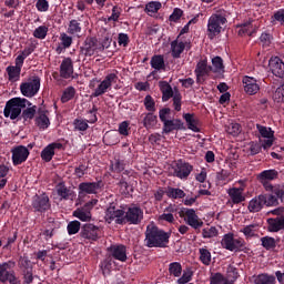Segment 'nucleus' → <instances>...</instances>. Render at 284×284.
Masks as SVG:
<instances>
[{
  "label": "nucleus",
  "mask_w": 284,
  "mask_h": 284,
  "mask_svg": "<svg viewBox=\"0 0 284 284\" xmlns=\"http://www.w3.org/2000/svg\"><path fill=\"white\" fill-rule=\"evenodd\" d=\"M145 243L146 247H168L170 233L151 223L146 226Z\"/></svg>",
  "instance_id": "nucleus-1"
},
{
  "label": "nucleus",
  "mask_w": 284,
  "mask_h": 284,
  "mask_svg": "<svg viewBox=\"0 0 284 284\" xmlns=\"http://www.w3.org/2000/svg\"><path fill=\"white\" fill-rule=\"evenodd\" d=\"M278 178V171L276 170H265L261 172L257 176L260 183H262L264 190L277 196L281 201H284V187L275 184L273 185L270 181H274V179Z\"/></svg>",
  "instance_id": "nucleus-2"
},
{
  "label": "nucleus",
  "mask_w": 284,
  "mask_h": 284,
  "mask_svg": "<svg viewBox=\"0 0 284 284\" xmlns=\"http://www.w3.org/2000/svg\"><path fill=\"white\" fill-rule=\"evenodd\" d=\"M230 13L225 10H219L213 13L207 22V37L209 39H214L219 37V33L222 32L223 27L227 23V17Z\"/></svg>",
  "instance_id": "nucleus-3"
},
{
  "label": "nucleus",
  "mask_w": 284,
  "mask_h": 284,
  "mask_svg": "<svg viewBox=\"0 0 284 284\" xmlns=\"http://www.w3.org/2000/svg\"><path fill=\"white\" fill-rule=\"evenodd\" d=\"M30 106V101L26 98H12L6 103L3 114L6 119H19L21 116V112L24 108Z\"/></svg>",
  "instance_id": "nucleus-4"
},
{
  "label": "nucleus",
  "mask_w": 284,
  "mask_h": 284,
  "mask_svg": "<svg viewBox=\"0 0 284 284\" xmlns=\"http://www.w3.org/2000/svg\"><path fill=\"white\" fill-rule=\"evenodd\" d=\"M278 199L281 197L272 193L255 196L248 202V212H261L264 205H266V207H275V205H278Z\"/></svg>",
  "instance_id": "nucleus-5"
},
{
  "label": "nucleus",
  "mask_w": 284,
  "mask_h": 284,
  "mask_svg": "<svg viewBox=\"0 0 284 284\" xmlns=\"http://www.w3.org/2000/svg\"><path fill=\"white\" fill-rule=\"evenodd\" d=\"M39 90H41V78L39 75H32L20 84L21 94L27 99L37 97Z\"/></svg>",
  "instance_id": "nucleus-6"
},
{
  "label": "nucleus",
  "mask_w": 284,
  "mask_h": 284,
  "mask_svg": "<svg viewBox=\"0 0 284 284\" xmlns=\"http://www.w3.org/2000/svg\"><path fill=\"white\" fill-rule=\"evenodd\" d=\"M97 203H99V200L97 199L87 202L82 207H79L75 211H73V216L84 223L92 221V210L94 209Z\"/></svg>",
  "instance_id": "nucleus-7"
},
{
  "label": "nucleus",
  "mask_w": 284,
  "mask_h": 284,
  "mask_svg": "<svg viewBox=\"0 0 284 284\" xmlns=\"http://www.w3.org/2000/svg\"><path fill=\"white\" fill-rule=\"evenodd\" d=\"M221 245L224 250H229V252H239L245 246V241L241 237H234V234L229 233L223 236Z\"/></svg>",
  "instance_id": "nucleus-8"
},
{
  "label": "nucleus",
  "mask_w": 284,
  "mask_h": 284,
  "mask_svg": "<svg viewBox=\"0 0 284 284\" xmlns=\"http://www.w3.org/2000/svg\"><path fill=\"white\" fill-rule=\"evenodd\" d=\"M116 73H109L103 81L100 82L98 88L93 92V97H103L108 90H111L112 84L116 83Z\"/></svg>",
  "instance_id": "nucleus-9"
},
{
  "label": "nucleus",
  "mask_w": 284,
  "mask_h": 284,
  "mask_svg": "<svg viewBox=\"0 0 284 284\" xmlns=\"http://www.w3.org/2000/svg\"><path fill=\"white\" fill-rule=\"evenodd\" d=\"M244 92L251 97L257 94L261 90V80H256L254 77L245 75L242 79Z\"/></svg>",
  "instance_id": "nucleus-10"
},
{
  "label": "nucleus",
  "mask_w": 284,
  "mask_h": 284,
  "mask_svg": "<svg viewBox=\"0 0 284 284\" xmlns=\"http://www.w3.org/2000/svg\"><path fill=\"white\" fill-rule=\"evenodd\" d=\"M124 219L133 225H139L143 221V210L136 205H131L124 213Z\"/></svg>",
  "instance_id": "nucleus-11"
},
{
  "label": "nucleus",
  "mask_w": 284,
  "mask_h": 284,
  "mask_svg": "<svg viewBox=\"0 0 284 284\" xmlns=\"http://www.w3.org/2000/svg\"><path fill=\"white\" fill-rule=\"evenodd\" d=\"M32 207L34 212H48L50 209V197H48L45 194L34 195L32 200Z\"/></svg>",
  "instance_id": "nucleus-12"
},
{
  "label": "nucleus",
  "mask_w": 284,
  "mask_h": 284,
  "mask_svg": "<svg viewBox=\"0 0 284 284\" xmlns=\"http://www.w3.org/2000/svg\"><path fill=\"white\" fill-rule=\"evenodd\" d=\"M14 274V262H3L0 264V283H8L9 280L13 278Z\"/></svg>",
  "instance_id": "nucleus-13"
},
{
  "label": "nucleus",
  "mask_w": 284,
  "mask_h": 284,
  "mask_svg": "<svg viewBox=\"0 0 284 284\" xmlns=\"http://www.w3.org/2000/svg\"><path fill=\"white\" fill-rule=\"evenodd\" d=\"M11 152L13 165H21V163H26V161H28V156H30V151L23 145L12 149Z\"/></svg>",
  "instance_id": "nucleus-14"
},
{
  "label": "nucleus",
  "mask_w": 284,
  "mask_h": 284,
  "mask_svg": "<svg viewBox=\"0 0 284 284\" xmlns=\"http://www.w3.org/2000/svg\"><path fill=\"white\" fill-rule=\"evenodd\" d=\"M257 130L261 136L264 139L262 142V146L264 148V150L272 148V145H274V131H272L271 128L260 124H257Z\"/></svg>",
  "instance_id": "nucleus-15"
},
{
  "label": "nucleus",
  "mask_w": 284,
  "mask_h": 284,
  "mask_svg": "<svg viewBox=\"0 0 284 284\" xmlns=\"http://www.w3.org/2000/svg\"><path fill=\"white\" fill-rule=\"evenodd\" d=\"M103 186V182H82L79 184V195L83 194H97Z\"/></svg>",
  "instance_id": "nucleus-16"
},
{
  "label": "nucleus",
  "mask_w": 284,
  "mask_h": 284,
  "mask_svg": "<svg viewBox=\"0 0 284 284\" xmlns=\"http://www.w3.org/2000/svg\"><path fill=\"white\" fill-rule=\"evenodd\" d=\"M101 229L94 224H85L81 231V237L87 241H98Z\"/></svg>",
  "instance_id": "nucleus-17"
},
{
  "label": "nucleus",
  "mask_w": 284,
  "mask_h": 284,
  "mask_svg": "<svg viewBox=\"0 0 284 284\" xmlns=\"http://www.w3.org/2000/svg\"><path fill=\"white\" fill-rule=\"evenodd\" d=\"M184 50H190V43L187 40L176 39L171 42V54L173 59H180Z\"/></svg>",
  "instance_id": "nucleus-18"
},
{
  "label": "nucleus",
  "mask_w": 284,
  "mask_h": 284,
  "mask_svg": "<svg viewBox=\"0 0 284 284\" xmlns=\"http://www.w3.org/2000/svg\"><path fill=\"white\" fill-rule=\"evenodd\" d=\"M105 219L106 221H115L118 224L125 223V211L110 206L106 210Z\"/></svg>",
  "instance_id": "nucleus-19"
},
{
  "label": "nucleus",
  "mask_w": 284,
  "mask_h": 284,
  "mask_svg": "<svg viewBox=\"0 0 284 284\" xmlns=\"http://www.w3.org/2000/svg\"><path fill=\"white\" fill-rule=\"evenodd\" d=\"M184 221L193 227V230H199V227H203V221L199 219V215H196V211L193 209H187L184 213Z\"/></svg>",
  "instance_id": "nucleus-20"
},
{
  "label": "nucleus",
  "mask_w": 284,
  "mask_h": 284,
  "mask_svg": "<svg viewBox=\"0 0 284 284\" xmlns=\"http://www.w3.org/2000/svg\"><path fill=\"white\" fill-rule=\"evenodd\" d=\"M57 150H63V144H61V142H53L47 145L41 152L42 161L50 163V160L54 156Z\"/></svg>",
  "instance_id": "nucleus-21"
},
{
  "label": "nucleus",
  "mask_w": 284,
  "mask_h": 284,
  "mask_svg": "<svg viewBox=\"0 0 284 284\" xmlns=\"http://www.w3.org/2000/svg\"><path fill=\"white\" fill-rule=\"evenodd\" d=\"M268 67L272 73L280 79H284V62L278 57L271 58Z\"/></svg>",
  "instance_id": "nucleus-22"
},
{
  "label": "nucleus",
  "mask_w": 284,
  "mask_h": 284,
  "mask_svg": "<svg viewBox=\"0 0 284 284\" xmlns=\"http://www.w3.org/2000/svg\"><path fill=\"white\" fill-rule=\"evenodd\" d=\"M192 170H194L192 164L180 161L175 165L174 174L178 179H187L192 174Z\"/></svg>",
  "instance_id": "nucleus-23"
},
{
  "label": "nucleus",
  "mask_w": 284,
  "mask_h": 284,
  "mask_svg": "<svg viewBox=\"0 0 284 284\" xmlns=\"http://www.w3.org/2000/svg\"><path fill=\"white\" fill-rule=\"evenodd\" d=\"M101 44L98 43L97 39L89 38L85 40L83 52L85 57H94L98 52H101Z\"/></svg>",
  "instance_id": "nucleus-24"
},
{
  "label": "nucleus",
  "mask_w": 284,
  "mask_h": 284,
  "mask_svg": "<svg viewBox=\"0 0 284 284\" xmlns=\"http://www.w3.org/2000/svg\"><path fill=\"white\" fill-rule=\"evenodd\" d=\"M72 74H74L72 59L65 58L60 64V77H62V79H70Z\"/></svg>",
  "instance_id": "nucleus-25"
},
{
  "label": "nucleus",
  "mask_w": 284,
  "mask_h": 284,
  "mask_svg": "<svg viewBox=\"0 0 284 284\" xmlns=\"http://www.w3.org/2000/svg\"><path fill=\"white\" fill-rule=\"evenodd\" d=\"M55 192L58 196H60V201H72L77 194L71 189H68L64 184H58L55 187Z\"/></svg>",
  "instance_id": "nucleus-26"
},
{
  "label": "nucleus",
  "mask_w": 284,
  "mask_h": 284,
  "mask_svg": "<svg viewBox=\"0 0 284 284\" xmlns=\"http://www.w3.org/2000/svg\"><path fill=\"white\" fill-rule=\"evenodd\" d=\"M210 72H212V67H207V60H201L197 62L195 68L197 83H201V79L206 77V74H210Z\"/></svg>",
  "instance_id": "nucleus-27"
},
{
  "label": "nucleus",
  "mask_w": 284,
  "mask_h": 284,
  "mask_svg": "<svg viewBox=\"0 0 284 284\" xmlns=\"http://www.w3.org/2000/svg\"><path fill=\"white\" fill-rule=\"evenodd\" d=\"M174 130H183V121L173 119L163 123L164 134H170V132H174Z\"/></svg>",
  "instance_id": "nucleus-28"
},
{
  "label": "nucleus",
  "mask_w": 284,
  "mask_h": 284,
  "mask_svg": "<svg viewBox=\"0 0 284 284\" xmlns=\"http://www.w3.org/2000/svg\"><path fill=\"white\" fill-rule=\"evenodd\" d=\"M183 119L186 122L189 130H192V132H201V129L199 128V118H196V115L192 113H185Z\"/></svg>",
  "instance_id": "nucleus-29"
},
{
  "label": "nucleus",
  "mask_w": 284,
  "mask_h": 284,
  "mask_svg": "<svg viewBox=\"0 0 284 284\" xmlns=\"http://www.w3.org/2000/svg\"><path fill=\"white\" fill-rule=\"evenodd\" d=\"M268 232H281L284 230V215L275 219H268Z\"/></svg>",
  "instance_id": "nucleus-30"
},
{
  "label": "nucleus",
  "mask_w": 284,
  "mask_h": 284,
  "mask_svg": "<svg viewBox=\"0 0 284 284\" xmlns=\"http://www.w3.org/2000/svg\"><path fill=\"white\" fill-rule=\"evenodd\" d=\"M112 256L116 258V261H128V253L124 245H115L111 247Z\"/></svg>",
  "instance_id": "nucleus-31"
},
{
  "label": "nucleus",
  "mask_w": 284,
  "mask_h": 284,
  "mask_svg": "<svg viewBox=\"0 0 284 284\" xmlns=\"http://www.w3.org/2000/svg\"><path fill=\"white\" fill-rule=\"evenodd\" d=\"M227 194L234 204L243 203V201H245L243 189L232 187L227 191Z\"/></svg>",
  "instance_id": "nucleus-32"
},
{
  "label": "nucleus",
  "mask_w": 284,
  "mask_h": 284,
  "mask_svg": "<svg viewBox=\"0 0 284 284\" xmlns=\"http://www.w3.org/2000/svg\"><path fill=\"white\" fill-rule=\"evenodd\" d=\"M159 88L162 92V101H170L174 97V91H172V87L166 81H161Z\"/></svg>",
  "instance_id": "nucleus-33"
},
{
  "label": "nucleus",
  "mask_w": 284,
  "mask_h": 284,
  "mask_svg": "<svg viewBox=\"0 0 284 284\" xmlns=\"http://www.w3.org/2000/svg\"><path fill=\"white\" fill-rule=\"evenodd\" d=\"M8 79L11 83H17L21 79V69L14 65L7 67Z\"/></svg>",
  "instance_id": "nucleus-34"
},
{
  "label": "nucleus",
  "mask_w": 284,
  "mask_h": 284,
  "mask_svg": "<svg viewBox=\"0 0 284 284\" xmlns=\"http://www.w3.org/2000/svg\"><path fill=\"white\" fill-rule=\"evenodd\" d=\"M81 22L79 20H71L69 22V27L67 29L68 34H71L72 37H79L81 34Z\"/></svg>",
  "instance_id": "nucleus-35"
},
{
  "label": "nucleus",
  "mask_w": 284,
  "mask_h": 284,
  "mask_svg": "<svg viewBox=\"0 0 284 284\" xmlns=\"http://www.w3.org/2000/svg\"><path fill=\"white\" fill-rule=\"evenodd\" d=\"M256 32V26H254V22H245L240 26L239 34L240 37H243V34H248V37H252Z\"/></svg>",
  "instance_id": "nucleus-36"
},
{
  "label": "nucleus",
  "mask_w": 284,
  "mask_h": 284,
  "mask_svg": "<svg viewBox=\"0 0 284 284\" xmlns=\"http://www.w3.org/2000/svg\"><path fill=\"white\" fill-rule=\"evenodd\" d=\"M243 232L245 239H253V236H258V225L250 224L240 230Z\"/></svg>",
  "instance_id": "nucleus-37"
},
{
  "label": "nucleus",
  "mask_w": 284,
  "mask_h": 284,
  "mask_svg": "<svg viewBox=\"0 0 284 284\" xmlns=\"http://www.w3.org/2000/svg\"><path fill=\"white\" fill-rule=\"evenodd\" d=\"M151 68L156 71L165 70V59L163 55H153L151 58Z\"/></svg>",
  "instance_id": "nucleus-38"
},
{
  "label": "nucleus",
  "mask_w": 284,
  "mask_h": 284,
  "mask_svg": "<svg viewBox=\"0 0 284 284\" xmlns=\"http://www.w3.org/2000/svg\"><path fill=\"white\" fill-rule=\"evenodd\" d=\"M200 261L203 265H210L212 263V253L207 247L199 248Z\"/></svg>",
  "instance_id": "nucleus-39"
},
{
  "label": "nucleus",
  "mask_w": 284,
  "mask_h": 284,
  "mask_svg": "<svg viewBox=\"0 0 284 284\" xmlns=\"http://www.w3.org/2000/svg\"><path fill=\"white\" fill-rule=\"evenodd\" d=\"M166 196H169V199H185V191L169 186L166 189Z\"/></svg>",
  "instance_id": "nucleus-40"
},
{
  "label": "nucleus",
  "mask_w": 284,
  "mask_h": 284,
  "mask_svg": "<svg viewBox=\"0 0 284 284\" xmlns=\"http://www.w3.org/2000/svg\"><path fill=\"white\" fill-rule=\"evenodd\" d=\"M210 283L211 284H234L232 283V281L227 280L221 273H212L210 276Z\"/></svg>",
  "instance_id": "nucleus-41"
},
{
  "label": "nucleus",
  "mask_w": 284,
  "mask_h": 284,
  "mask_svg": "<svg viewBox=\"0 0 284 284\" xmlns=\"http://www.w3.org/2000/svg\"><path fill=\"white\" fill-rule=\"evenodd\" d=\"M276 282V277L267 274H260L254 278V284H274Z\"/></svg>",
  "instance_id": "nucleus-42"
},
{
  "label": "nucleus",
  "mask_w": 284,
  "mask_h": 284,
  "mask_svg": "<svg viewBox=\"0 0 284 284\" xmlns=\"http://www.w3.org/2000/svg\"><path fill=\"white\" fill-rule=\"evenodd\" d=\"M158 123L156 115L153 113H148L143 119V125L146 130H152Z\"/></svg>",
  "instance_id": "nucleus-43"
},
{
  "label": "nucleus",
  "mask_w": 284,
  "mask_h": 284,
  "mask_svg": "<svg viewBox=\"0 0 284 284\" xmlns=\"http://www.w3.org/2000/svg\"><path fill=\"white\" fill-rule=\"evenodd\" d=\"M271 23L272 26H276L277 23L280 26H284V9H280L273 13L271 17Z\"/></svg>",
  "instance_id": "nucleus-44"
},
{
  "label": "nucleus",
  "mask_w": 284,
  "mask_h": 284,
  "mask_svg": "<svg viewBox=\"0 0 284 284\" xmlns=\"http://www.w3.org/2000/svg\"><path fill=\"white\" fill-rule=\"evenodd\" d=\"M81 230V222L74 220L68 223L67 232L69 236H72L74 234H79V231Z\"/></svg>",
  "instance_id": "nucleus-45"
},
{
  "label": "nucleus",
  "mask_w": 284,
  "mask_h": 284,
  "mask_svg": "<svg viewBox=\"0 0 284 284\" xmlns=\"http://www.w3.org/2000/svg\"><path fill=\"white\" fill-rule=\"evenodd\" d=\"M74 94H77V90L73 87H68L64 89L61 101L62 103H68V101H72L74 99Z\"/></svg>",
  "instance_id": "nucleus-46"
},
{
  "label": "nucleus",
  "mask_w": 284,
  "mask_h": 284,
  "mask_svg": "<svg viewBox=\"0 0 284 284\" xmlns=\"http://www.w3.org/2000/svg\"><path fill=\"white\" fill-rule=\"evenodd\" d=\"M159 10H161V2L152 1L145 6V12L149 17H153V14H156Z\"/></svg>",
  "instance_id": "nucleus-47"
},
{
  "label": "nucleus",
  "mask_w": 284,
  "mask_h": 284,
  "mask_svg": "<svg viewBox=\"0 0 284 284\" xmlns=\"http://www.w3.org/2000/svg\"><path fill=\"white\" fill-rule=\"evenodd\" d=\"M227 134H231V136H239L241 134V124L236 122H231L226 126Z\"/></svg>",
  "instance_id": "nucleus-48"
},
{
  "label": "nucleus",
  "mask_w": 284,
  "mask_h": 284,
  "mask_svg": "<svg viewBox=\"0 0 284 284\" xmlns=\"http://www.w3.org/2000/svg\"><path fill=\"white\" fill-rule=\"evenodd\" d=\"M99 44L101 50L110 48V45H112V33L104 31V36Z\"/></svg>",
  "instance_id": "nucleus-49"
},
{
  "label": "nucleus",
  "mask_w": 284,
  "mask_h": 284,
  "mask_svg": "<svg viewBox=\"0 0 284 284\" xmlns=\"http://www.w3.org/2000/svg\"><path fill=\"white\" fill-rule=\"evenodd\" d=\"M33 37L34 39H40V40L45 39L48 37V27L40 26L36 28L33 31Z\"/></svg>",
  "instance_id": "nucleus-50"
},
{
  "label": "nucleus",
  "mask_w": 284,
  "mask_h": 284,
  "mask_svg": "<svg viewBox=\"0 0 284 284\" xmlns=\"http://www.w3.org/2000/svg\"><path fill=\"white\" fill-rule=\"evenodd\" d=\"M169 272L175 277L181 276V273L183 272V267L181 266V263L173 262L169 265Z\"/></svg>",
  "instance_id": "nucleus-51"
},
{
  "label": "nucleus",
  "mask_w": 284,
  "mask_h": 284,
  "mask_svg": "<svg viewBox=\"0 0 284 284\" xmlns=\"http://www.w3.org/2000/svg\"><path fill=\"white\" fill-rule=\"evenodd\" d=\"M36 123H37L38 126H40L41 130H45L50 125V119L45 114H40L36 119Z\"/></svg>",
  "instance_id": "nucleus-52"
},
{
  "label": "nucleus",
  "mask_w": 284,
  "mask_h": 284,
  "mask_svg": "<svg viewBox=\"0 0 284 284\" xmlns=\"http://www.w3.org/2000/svg\"><path fill=\"white\" fill-rule=\"evenodd\" d=\"M203 239H214V236H219V230L215 226H209L203 229L202 231Z\"/></svg>",
  "instance_id": "nucleus-53"
},
{
  "label": "nucleus",
  "mask_w": 284,
  "mask_h": 284,
  "mask_svg": "<svg viewBox=\"0 0 284 284\" xmlns=\"http://www.w3.org/2000/svg\"><path fill=\"white\" fill-rule=\"evenodd\" d=\"M273 101L275 103H284V84L278 87L273 93Z\"/></svg>",
  "instance_id": "nucleus-54"
},
{
  "label": "nucleus",
  "mask_w": 284,
  "mask_h": 284,
  "mask_svg": "<svg viewBox=\"0 0 284 284\" xmlns=\"http://www.w3.org/2000/svg\"><path fill=\"white\" fill-rule=\"evenodd\" d=\"M74 130H78V132H85L88 130V121L81 120V119H75L73 121Z\"/></svg>",
  "instance_id": "nucleus-55"
},
{
  "label": "nucleus",
  "mask_w": 284,
  "mask_h": 284,
  "mask_svg": "<svg viewBox=\"0 0 284 284\" xmlns=\"http://www.w3.org/2000/svg\"><path fill=\"white\" fill-rule=\"evenodd\" d=\"M263 247L265 250H272V247H276V240L270 236H265L261 239Z\"/></svg>",
  "instance_id": "nucleus-56"
},
{
  "label": "nucleus",
  "mask_w": 284,
  "mask_h": 284,
  "mask_svg": "<svg viewBox=\"0 0 284 284\" xmlns=\"http://www.w3.org/2000/svg\"><path fill=\"white\" fill-rule=\"evenodd\" d=\"M144 108L148 110V112H154L156 110L154 99L151 98V95H146L144 98Z\"/></svg>",
  "instance_id": "nucleus-57"
},
{
  "label": "nucleus",
  "mask_w": 284,
  "mask_h": 284,
  "mask_svg": "<svg viewBox=\"0 0 284 284\" xmlns=\"http://www.w3.org/2000/svg\"><path fill=\"white\" fill-rule=\"evenodd\" d=\"M104 139L109 141L111 145H116V143H119V133L115 131L106 132Z\"/></svg>",
  "instance_id": "nucleus-58"
},
{
  "label": "nucleus",
  "mask_w": 284,
  "mask_h": 284,
  "mask_svg": "<svg viewBox=\"0 0 284 284\" xmlns=\"http://www.w3.org/2000/svg\"><path fill=\"white\" fill-rule=\"evenodd\" d=\"M118 132L122 136H129L130 135V122L123 121L122 123H120Z\"/></svg>",
  "instance_id": "nucleus-59"
},
{
  "label": "nucleus",
  "mask_w": 284,
  "mask_h": 284,
  "mask_svg": "<svg viewBox=\"0 0 284 284\" xmlns=\"http://www.w3.org/2000/svg\"><path fill=\"white\" fill-rule=\"evenodd\" d=\"M212 71L213 72H221L223 70V59L221 57H215L212 59Z\"/></svg>",
  "instance_id": "nucleus-60"
},
{
  "label": "nucleus",
  "mask_w": 284,
  "mask_h": 284,
  "mask_svg": "<svg viewBox=\"0 0 284 284\" xmlns=\"http://www.w3.org/2000/svg\"><path fill=\"white\" fill-rule=\"evenodd\" d=\"M36 8L38 12H48L50 10V2L48 0H38Z\"/></svg>",
  "instance_id": "nucleus-61"
},
{
  "label": "nucleus",
  "mask_w": 284,
  "mask_h": 284,
  "mask_svg": "<svg viewBox=\"0 0 284 284\" xmlns=\"http://www.w3.org/2000/svg\"><path fill=\"white\" fill-rule=\"evenodd\" d=\"M60 41H61L62 48L64 49H68L70 48V45H72V37L68 36V33H61Z\"/></svg>",
  "instance_id": "nucleus-62"
},
{
  "label": "nucleus",
  "mask_w": 284,
  "mask_h": 284,
  "mask_svg": "<svg viewBox=\"0 0 284 284\" xmlns=\"http://www.w3.org/2000/svg\"><path fill=\"white\" fill-rule=\"evenodd\" d=\"M170 114H172V111L168 108L161 109L159 112V118L162 123H166V121H170Z\"/></svg>",
  "instance_id": "nucleus-63"
},
{
  "label": "nucleus",
  "mask_w": 284,
  "mask_h": 284,
  "mask_svg": "<svg viewBox=\"0 0 284 284\" xmlns=\"http://www.w3.org/2000/svg\"><path fill=\"white\" fill-rule=\"evenodd\" d=\"M111 170L113 172H123L125 170V162L118 160L111 164Z\"/></svg>",
  "instance_id": "nucleus-64"
}]
</instances>
